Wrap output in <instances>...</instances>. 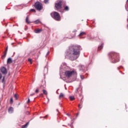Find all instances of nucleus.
<instances>
[{
    "mask_svg": "<svg viewBox=\"0 0 128 128\" xmlns=\"http://www.w3.org/2000/svg\"><path fill=\"white\" fill-rule=\"evenodd\" d=\"M82 48L80 46H72L69 48L67 51L68 56L71 60H76V58H78L80 54V50Z\"/></svg>",
    "mask_w": 128,
    "mask_h": 128,
    "instance_id": "f257e3e1",
    "label": "nucleus"
},
{
    "mask_svg": "<svg viewBox=\"0 0 128 128\" xmlns=\"http://www.w3.org/2000/svg\"><path fill=\"white\" fill-rule=\"evenodd\" d=\"M110 56L112 58V62L113 64H115V62H118L120 60V59L118 58V54L116 53H114L112 52L110 53Z\"/></svg>",
    "mask_w": 128,
    "mask_h": 128,
    "instance_id": "f03ea898",
    "label": "nucleus"
},
{
    "mask_svg": "<svg viewBox=\"0 0 128 128\" xmlns=\"http://www.w3.org/2000/svg\"><path fill=\"white\" fill-rule=\"evenodd\" d=\"M76 74V72L74 70H66L65 72V76H66V78H70L72 76H74V74Z\"/></svg>",
    "mask_w": 128,
    "mask_h": 128,
    "instance_id": "7ed1b4c3",
    "label": "nucleus"
},
{
    "mask_svg": "<svg viewBox=\"0 0 128 128\" xmlns=\"http://www.w3.org/2000/svg\"><path fill=\"white\" fill-rule=\"evenodd\" d=\"M51 16L54 20H60V14L56 12H53L51 13Z\"/></svg>",
    "mask_w": 128,
    "mask_h": 128,
    "instance_id": "20e7f679",
    "label": "nucleus"
},
{
    "mask_svg": "<svg viewBox=\"0 0 128 128\" xmlns=\"http://www.w3.org/2000/svg\"><path fill=\"white\" fill-rule=\"evenodd\" d=\"M34 7L38 10H40L42 8V4L40 2H36L35 3Z\"/></svg>",
    "mask_w": 128,
    "mask_h": 128,
    "instance_id": "39448f33",
    "label": "nucleus"
},
{
    "mask_svg": "<svg viewBox=\"0 0 128 128\" xmlns=\"http://www.w3.org/2000/svg\"><path fill=\"white\" fill-rule=\"evenodd\" d=\"M55 6L58 10L62 8V0L59 1V2L56 4Z\"/></svg>",
    "mask_w": 128,
    "mask_h": 128,
    "instance_id": "423d86ee",
    "label": "nucleus"
},
{
    "mask_svg": "<svg viewBox=\"0 0 128 128\" xmlns=\"http://www.w3.org/2000/svg\"><path fill=\"white\" fill-rule=\"evenodd\" d=\"M0 72L3 74H6L7 71L6 68L4 67H2L0 68Z\"/></svg>",
    "mask_w": 128,
    "mask_h": 128,
    "instance_id": "0eeeda50",
    "label": "nucleus"
},
{
    "mask_svg": "<svg viewBox=\"0 0 128 128\" xmlns=\"http://www.w3.org/2000/svg\"><path fill=\"white\" fill-rule=\"evenodd\" d=\"M8 112L9 114H12V112H14V108L12 107H10L8 110Z\"/></svg>",
    "mask_w": 128,
    "mask_h": 128,
    "instance_id": "6e6552de",
    "label": "nucleus"
},
{
    "mask_svg": "<svg viewBox=\"0 0 128 128\" xmlns=\"http://www.w3.org/2000/svg\"><path fill=\"white\" fill-rule=\"evenodd\" d=\"M42 29H36L34 30V32L36 34H40V32H42Z\"/></svg>",
    "mask_w": 128,
    "mask_h": 128,
    "instance_id": "1a4fd4ad",
    "label": "nucleus"
},
{
    "mask_svg": "<svg viewBox=\"0 0 128 128\" xmlns=\"http://www.w3.org/2000/svg\"><path fill=\"white\" fill-rule=\"evenodd\" d=\"M88 40H94V38L91 36H88Z\"/></svg>",
    "mask_w": 128,
    "mask_h": 128,
    "instance_id": "9d476101",
    "label": "nucleus"
},
{
    "mask_svg": "<svg viewBox=\"0 0 128 128\" xmlns=\"http://www.w3.org/2000/svg\"><path fill=\"white\" fill-rule=\"evenodd\" d=\"M12 60L10 58H8L7 60V64H12Z\"/></svg>",
    "mask_w": 128,
    "mask_h": 128,
    "instance_id": "9b49d317",
    "label": "nucleus"
},
{
    "mask_svg": "<svg viewBox=\"0 0 128 128\" xmlns=\"http://www.w3.org/2000/svg\"><path fill=\"white\" fill-rule=\"evenodd\" d=\"M104 48V44H102L100 46L98 47V50H100Z\"/></svg>",
    "mask_w": 128,
    "mask_h": 128,
    "instance_id": "f8f14e48",
    "label": "nucleus"
},
{
    "mask_svg": "<svg viewBox=\"0 0 128 128\" xmlns=\"http://www.w3.org/2000/svg\"><path fill=\"white\" fill-rule=\"evenodd\" d=\"M64 96V94L62 93H60V96H59V98H62Z\"/></svg>",
    "mask_w": 128,
    "mask_h": 128,
    "instance_id": "ddd939ff",
    "label": "nucleus"
},
{
    "mask_svg": "<svg viewBox=\"0 0 128 128\" xmlns=\"http://www.w3.org/2000/svg\"><path fill=\"white\" fill-rule=\"evenodd\" d=\"M84 34H86V32H82L78 36H84Z\"/></svg>",
    "mask_w": 128,
    "mask_h": 128,
    "instance_id": "4468645a",
    "label": "nucleus"
},
{
    "mask_svg": "<svg viewBox=\"0 0 128 128\" xmlns=\"http://www.w3.org/2000/svg\"><path fill=\"white\" fill-rule=\"evenodd\" d=\"M28 122L27 124L22 126V128H28Z\"/></svg>",
    "mask_w": 128,
    "mask_h": 128,
    "instance_id": "2eb2a0df",
    "label": "nucleus"
},
{
    "mask_svg": "<svg viewBox=\"0 0 128 128\" xmlns=\"http://www.w3.org/2000/svg\"><path fill=\"white\" fill-rule=\"evenodd\" d=\"M26 22L27 24H30V20H28V17H26Z\"/></svg>",
    "mask_w": 128,
    "mask_h": 128,
    "instance_id": "dca6fc26",
    "label": "nucleus"
},
{
    "mask_svg": "<svg viewBox=\"0 0 128 128\" xmlns=\"http://www.w3.org/2000/svg\"><path fill=\"white\" fill-rule=\"evenodd\" d=\"M42 92H43V94H46H46H48V92H46V90H43Z\"/></svg>",
    "mask_w": 128,
    "mask_h": 128,
    "instance_id": "f3484780",
    "label": "nucleus"
},
{
    "mask_svg": "<svg viewBox=\"0 0 128 128\" xmlns=\"http://www.w3.org/2000/svg\"><path fill=\"white\" fill-rule=\"evenodd\" d=\"M70 100H74V96H70Z\"/></svg>",
    "mask_w": 128,
    "mask_h": 128,
    "instance_id": "a211bd4d",
    "label": "nucleus"
},
{
    "mask_svg": "<svg viewBox=\"0 0 128 128\" xmlns=\"http://www.w3.org/2000/svg\"><path fill=\"white\" fill-rule=\"evenodd\" d=\"M64 10H69L68 6H66L64 8Z\"/></svg>",
    "mask_w": 128,
    "mask_h": 128,
    "instance_id": "6ab92c4d",
    "label": "nucleus"
},
{
    "mask_svg": "<svg viewBox=\"0 0 128 128\" xmlns=\"http://www.w3.org/2000/svg\"><path fill=\"white\" fill-rule=\"evenodd\" d=\"M14 98L15 100H18V96H16V94H15L14 95Z\"/></svg>",
    "mask_w": 128,
    "mask_h": 128,
    "instance_id": "aec40b11",
    "label": "nucleus"
},
{
    "mask_svg": "<svg viewBox=\"0 0 128 128\" xmlns=\"http://www.w3.org/2000/svg\"><path fill=\"white\" fill-rule=\"evenodd\" d=\"M44 4H48V0H44Z\"/></svg>",
    "mask_w": 128,
    "mask_h": 128,
    "instance_id": "412c9836",
    "label": "nucleus"
},
{
    "mask_svg": "<svg viewBox=\"0 0 128 128\" xmlns=\"http://www.w3.org/2000/svg\"><path fill=\"white\" fill-rule=\"evenodd\" d=\"M28 60L30 63V64H32V59L28 58Z\"/></svg>",
    "mask_w": 128,
    "mask_h": 128,
    "instance_id": "4be33fe9",
    "label": "nucleus"
},
{
    "mask_svg": "<svg viewBox=\"0 0 128 128\" xmlns=\"http://www.w3.org/2000/svg\"><path fill=\"white\" fill-rule=\"evenodd\" d=\"M10 104H12V102H14V100H12V98H10Z\"/></svg>",
    "mask_w": 128,
    "mask_h": 128,
    "instance_id": "5701e85b",
    "label": "nucleus"
},
{
    "mask_svg": "<svg viewBox=\"0 0 128 128\" xmlns=\"http://www.w3.org/2000/svg\"><path fill=\"white\" fill-rule=\"evenodd\" d=\"M39 22H40V20H38L35 21V24H38Z\"/></svg>",
    "mask_w": 128,
    "mask_h": 128,
    "instance_id": "b1692460",
    "label": "nucleus"
},
{
    "mask_svg": "<svg viewBox=\"0 0 128 128\" xmlns=\"http://www.w3.org/2000/svg\"><path fill=\"white\" fill-rule=\"evenodd\" d=\"M2 74H0V80H2Z\"/></svg>",
    "mask_w": 128,
    "mask_h": 128,
    "instance_id": "393cba45",
    "label": "nucleus"
},
{
    "mask_svg": "<svg viewBox=\"0 0 128 128\" xmlns=\"http://www.w3.org/2000/svg\"><path fill=\"white\" fill-rule=\"evenodd\" d=\"M80 78L82 80H84V76L82 75H80Z\"/></svg>",
    "mask_w": 128,
    "mask_h": 128,
    "instance_id": "a878e982",
    "label": "nucleus"
},
{
    "mask_svg": "<svg viewBox=\"0 0 128 128\" xmlns=\"http://www.w3.org/2000/svg\"><path fill=\"white\" fill-rule=\"evenodd\" d=\"M30 102V98H28L27 103L28 104L29 102Z\"/></svg>",
    "mask_w": 128,
    "mask_h": 128,
    "instance_id": "bb28decb",
    "label": "nucleus"
},
{
    "mask_svg": "<svg viewBox=\"0 0 128 128\" xmlns=\"http://www.w3.org/2000/svg\"><path fill=\"white\" fill-rule=\"evenodd\" d=\"M4 82V76L3 77V78L2 80V82Z\"/></svg>",
    "mask_w": 128,
    "mask_h": 128,
    "instance_id": "cd10ccee",
    "label": "nucleus"
},
{
    "mask_svg": "<svg viewBox=\"0 0 128 128\" xmlns=\"http://www.w3.org/2000/svg\"><path fill=\"white\" fill-rule=\"evenodd\" d=\"M30 12H36V10H34V9H31Z\"/></svg>",
    "mask_w": 128,
    "mask_h": 128,
    "instance_id": "c85d7f7f",
    "label": "nucleus"
},
{
    "mask_svg": "<svg viewBox=\"0 0 128 128\" xmlns=\"http://www.w3.org/2000/svg\"><path fill=\"white\" fill-rule=\"evenodd\" d=\"M35 92L36 93V94H38V90H36V91H35Z\"/></svg>",
    "mask_w": 128,
    "mask_h": 128,
    "instance_id": "c756f323",
    "label": "nucleus"
},
{
    "mask_svg": "<svg viewBox=\"0 0 128 128\" xmlns=\"http://www.w3.org/2000/svg\"><path fill=\"white\" fill-rule=\"evenodd\" d=\"M34 94H30V96H34Z\"/></svg>",
    "mask_w": 128,
    "mask_h": 128,
    "instance_id": "7c9ffc66",
    "label": "nucleus"
},
{
    "mask_svg": "<svg viewBox=\"0 0 128 128\" xmlns=\"http://www.w3.org/2000/svg\"><path fill=\"white\" fill-rule=\"evenodd\" d=\"M40 96H43L42 94H40Z\"/></svg>",
    "mask_w": 128,
    "mask_h": 128,
    "instance_id": "2f4dec72",
    "label": "nucleus"
},
{
    "mask_svg": "<svg viewBox=\"0 0 128 128\" xmlns=\"http://www.w3.org/2000/svg\"><path fill=\"white\" fill-rule=\"evenodd\" d=\"M80 104H79V105H78V108H80Z\"/></svg>",
    "mask_w": 128,
    "mask_h": 128,
    "instance_id": "473e14b6",
    "label": "nucleus"
},
{
    "mask_svg": "<svg viewBox=\"0 0 128 128\" xmlns=\"http://www.w3.org/2000/svg\"><path fill=\"white\" fill-rule=\"evenodd\" d=\"M50 54V52H48V53H47V54Z\"/></svg>",
    "mask_w": 128,
    "mask_h": 128,
    "instance_id": "72a5a7b5",
    "label": "nucleus"
},
{
    "mask_svg": "<svg viewBox=\"0 0 128 128\" xmlns=\"http://www.w3.org/2000/svg\"><path fill=\"white\" fill-rule=\"evenodd\" d=\"M78 116V114H77L76 116Z\"/></svg>",
    "mask_w": 128,
    "mask_h": 128,
    "instance_id": "f704fd0d",
    "label": "nucleus"
},
{
    "mask_svg": "<svg viewBox=\"0 0 128 128\" xmlns=\"http://www.w3.org/2000/svg\"><path fill=\"white\" fill-rule=\"evenodd\" d=\"M12 44H14V43H12Z\"/></svg>",
    "mask_w": 128,
    "mask_h": 128,
    "instance_id": "c9c22d12",
    "label": "nucleus"
},
{
    "mask_svg": "<svg viewBox=\"0 0 128 128\" xmlns=\"http://www.w3.org/2000/svg\"><path fill=\"white\" fill-rule=\"evenodd\" d=\"M46 116H46L45 118H46Z\"/></svg>",
    "mask_w": 128,
    "mask_h": 128,
    "instance_id": "e433bc0d",
    "label": "nucleus"
},
{
    "mask_svg": "<svg viewBox=\"0 0 128 128\" xmlns=\"http://www.w3.org/2000/svg\"><path fill=\"white\" fill-rule=\"evenodd\" d=\"M68 116H70L68 114H67Z\"/></svg>",
    "mask_w": 128,
    "mask_h": 128,
    "instance_id": "4c0bfd02",
    "label": "nucleus"
},
{
    "mask_svg": "<svg viewBox=\"0 0 128 128\" xmlns=\"http://www.w3.org/2000/svg\"><path fill=\"white\" fill-rule=\"evenodd\" d=\"M127 2H128V0H127Z\"/></svg>",
    "mask_w": 128,
    "mask_h": 128,
    "instance_id": "58836bf2",
    "label": "nucleus"
},
{
    "mask_svg": "<svg viewBox=\"0 0 128 128\" xmlns=\"http://www.w3.org/2000/svg\"><path fill=\"white\" fill-rule=\"evenodd\" d=\"M77 92H78V89H77Z\"/></svg>",
    "mask_w": 128,
    "mask_h": 128,
    "instance_id": "ea45409f",
    "label": "nucleus"
}]
</instances>
